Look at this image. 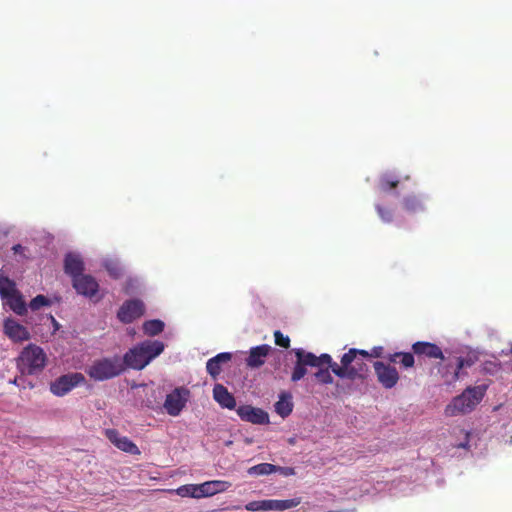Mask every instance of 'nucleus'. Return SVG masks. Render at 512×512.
Segmentation results:
<instances>
[{
	"label": "nucleus",
	"mask_w": 512,
	"mask_h": 512,
	"mask_svg": "<svg viewBox=\"0 0 512 512\" xmlns=\"http://www.w3.org/2000/svg\"><path fill=\"white\" fill-rule=\"evenodd\" d=\"M300 503H301L300 497L286 499V500H276V499L265 500L266 511H269V510L284 511V510H288V509L297 507Z\"/></svg>",
	"instance_id": "21"
},
{
	"label": "nucleus",
	"mask_w": 512,
	"mask_h": 512,
	"mask_svg": "<svg viewBox=\"0 0 512 512\" xmlns=\"http://www.w3.org/2000/svg\"><path fill=\"white\" fill-rule=\"evenodd\" d=\"M64 271L72 277V280L82 275L84 263L81 257L74 253H68L64 259Z\"/></svg>",
	"instance_id": "19"
},
{
	"label": "nucleus",
	"mask_w": 512,
	"mask_h": 512,
	"mask_svg": "<svg viewBox=\"0 0 512 512\" xmlns=\"http://www.w3.org/2000/svg\"><path fill=\"white\" fill-rule=\"evenodd\" d=\"M274 339H275L276 345L286 348V349L289 348L290 338L288 336H285L281 331L276 330L274 332Z\"/></svg>",
	"instance_id": "34"
},
{
	"label": "nucleus",
	"mask_w": 512,
	"mask_h": 512,
	"mask_svg": "<svg viewBox=\"0 0 512 512\" xmlns=\"http://www.w3.org/2000/svg\"><path fill=\"white\" fill-rule=\"evenodd\" d=\"M271 351V346L262 344L252 347L246 358V365L250 368H259L265 363V359Z\"/></svg>",
	"instance_id": "16"
},
{
	"label": "nucleus",
	"mask_w": 512,
	"mask_h": 512,
	"mask_svg": "<svg viewBox=\"0 0 512 512\" xmlns=\"http://www.w3.org/2000/svg\"><path fill=\"white\" fill-rule=\"evenodd\" d=\"M247 473L251 476H264L275 473V465L270 463H260L248 468Z\"/></svg>",
	"instance_id": "29"
},
{
	"label": "nucleus",
	"mask_w": 512,
	"mask_h": 512,
	"mask_svg": "<svg viewBox=\"0 0 512 512\" xmlns=\"http://www.w3.org/2000/svg\"><path fill=\"white\" fill-rule=\"evenodd\" d=\"M4 333L15 342H22L30 339V333L26 327L13 319L4 321Z\"/></svg>",
	"instance_id": "15"
},
{
	"label": "nucleus",
	"mask_w": 512,
	"mask_h": 512,
	"mask_svg": "<svg viewBox=\"0 0 512 512\" xmlns=\"http://www.w3.org/2000/svg\"><path fill=\"white\" fill-rule=\"evenodd\" d=\"M247 511H266L265 500L251 501L245 505Z\"/></svg>",
	"instance_id": "37"
},
{
	"label": "nucleus",
	"mask_w": 512,
	"mask_h": 512,
	"mask_svg": "<svg viewBox=\"0 0 512 512\" xmlns=\"http://www.w3.org/2000/svg\"><path fill=\"white\" fill-rule=\"evenodd\" d=\"M105 436L118 449L131 455H139L141 452L137 445L126 436H121L116 429H106Z\"/></svg>",
	"instance_id": "11"
},
{
	"label": "nucleus",
	"mask_w": 512,
	"mask_h": 512,
	"mask_svg": "<svg viewBox=\"0 0 512 512\" xmlns=\"http://www.w3.org/2000/svg\"><path fill=\"white\" fill-rule=\"evenodd\" d=\"M190 391L185 387L175 388L166 396L164 408L170 416H178L185 407Z\"/></svg>",
	"instance_id": "6"
},
{
	"label": "nucleus",
	"mask_w": 512,
	"mask_h": 512,
	"mask_svg": "<svg viewBox=\"0 0 512 512\" xmlns=\"http://www.w3.org/2000/svg\"><path fill=\"white\" fill-rule=\"evenodd\" d=\"M73 287L78 294L92 298L99 290V284L91 275L82 274L72 280Z\"/></svg>",
	"instance_id": "12"
},
{
	"label": "nucleus",
	"mask_w": 512,
	"mask_h": 512,
	"mask_svg": "<svg viewBox=\"0 0 512 512\" xmlns=\"http://www.w3.org/2000/svg\"><path fill=\"white\" fill-rule=\"evenodd\" d=\"M274 407L275 412L282 418L289 416L293 410L292 396L289 393H282Z\"/></svg>",
	"instance_id": "23"
},
{
	"label": "nucleus",
	"mask_w": 512,
	"mask_h": 512,
	"mask_svg": "<svg viewBox=\"0 0 512 512\" xmlns=\"http://www.w3.org/2000/svg\"><path fill=\"white\" fill-rule=\"evenodd\" d=\"M376 210L379 217L385 222H391L393 219V212L390 209L384 208L381 205H376Z\"/></svg>",
	"instance_id": "36"
},
{
	"label": "nucleus",
	"mask_w": 512,
	"mask_h": 512,
	"mask_svg": "<svg viewBox=\"0 0 512 512\" xmlns=\"http://www.w3.org/2000/svg\"><path fill=\"white\" fill-rule=\"evenodd\" d=\"M294 353L296 356V362L291 374V381L298 382L306 375V367H312L314 358L312 356L307 355V352L301 348L294 349Z\"/></svg>",
	"instance_id": "13"
},
{
	"label": "nucleus",
	"mask_w": 512,
	"mask_h": 512,
	"mask_svg": "<svg viewBox=\"0 0 512 512\" xmlns=\"http://www.w3.org/2000/svg\"><path fill=\"white\" fill-rule=\"evenodd\" d=\"M510 352H511V354H512V345H511V349H510Z\"/></svg>",
	"instance_id": "42"
},
{
	"label": "nucleus",
	"mask_w": 512,
	"mask_h": 512,
	"mask_svg": "<svg viewBox=\"0 0 512 512\" xmlns=\"http://www.w3.org/2000/svg\"><path fill=\"white\" fill-rule=\"evenodd\" d=\"M384 348L382 346H375L368 352V358H380L383 355Z\"/></svg>",
	"instance_id": "39"
},
{
	"label": "nucleus",
	"mask_w": 512,
	"mask_h": 512,
	"mask_svg": "<svg viewBox=\"0 0 512 512\" xmlns=\"http://www.w3.org/2000/svg\"><path fill=\"white\" fill-rule=\"evenodd\" d=\"M213 398L222 407L229 410L236 408V400L232 393L222 384H215Z\"/></svg>",
	"instance_id": "17"
},
{
	"label": "nucleus",
	"mask_w": 512,
	"mask_h": 512,
	"mask_svg": "<svg viewBox=\"0 0 512 512\" xmlns=\"http://www.w3.org/2000/svg\"><path fill=\"white\" fill-rule=\"evenodd\" d=\"M236 412L243 421L257 425L269 423L268 413L261 408H256L251 405H241L236 409Z\"/></svg>",
	"instance_id": "10"
},
{
	"label": "nucleus",
	"mask_w": 512,
	"mask_h": 512,
	"mask_svg": "<svg viewBox=\"0 0 512 512\" xmlns=\"http://www.w3.org/2000/svg\"><path fill=\"white\" fill-rule=\"evenodd\" d=\"M85 382L83 374L75 372L60 376L51 383L50 390L56 396H64L74 387Z\"/></svg>",
	"instance_id": "7"
},
{
	"label": "nucleus",
	"mask_w": 512,
	"mask_h": 512,
	"mask_svg": "<svg viewBox=\"0 0 512 512\" xmlns=\"http://www.w3.org/2000/svg\"><path fill=\"white\" fill-rule=\"evenodd\" d=\"M412 351L418 357L424 356L429 359L444 360L442 349L435 343L418 341L412 345Z\"/></svg>",
	"instance_id": "14"
},
{
	"label": "nucleus",
	"mask_w": 512,
	"mask_h": 512,
	"mask_svg": "<svg viewBox=\"0 0 512 512\" xmlns=\"http://www.w3.org/2000/svg\"><path fill=\"white\" fill-rule=\"evenodd\" d=\"M125 367L118 356L96 360L88 368V375L96 381H104L120 375Z\"/></svg>",
	"instance_id": "5"
},
{
	"label": "nucleus",
	"mask_w": 512,
	"mask_h": 512,
	"mask_svg": "<svg viewBox=\"0 0 512 512\" xmlns=\"http://www.w3.org/2000/svg\"><path fill=\"white\" fill-rule=\"evenodd\" d=\"M476 359L472 356H467V357H459L457 359V364H456V368L458 370V372L460 373V371L463 369V368H466V367H471L474 365Z\"/></svg>",
	"instance_id": "35"
},
{
	"label": "nucleus",
	"mask_w": 512,
	"mask_h": 512,
	"mask_svg": "<svg viewBox=\"0 0 512 512\" xmlns=\"http://www.w3.org/2000/svg\"><path fill=\"white\" fill-rule=\"evenodd\" d=\"M50 305H51V301L44 295H37L29 303V307L33 311L39 310L43 306H50Z\"/></svg>",
	"instance_id": "32"
},
{
	"label": "nucleus",
	"mask_w": 512,
	"mask_h": 512,
	"mask_svg": "<svg viewBox=\"0 0 512 512\" xmlns=\"http://www.w3.org/2000/svg\"><path fill=\"white\" fill-rule=\"evenodd\" d=\"M4 302L17 315L24 316L27 313V306L20 291L4 299Z\"/></svg>",
	"instance_id": "22"
},
{
	"label": "nucleus",
	"mask_w": 512,
	"mask_h": 512,
	"mask_svg": "<svg viewBox=\"0 0 512 512\" xmlns=\"http://www.w3.org/2000/svg\"><path fill=\"white\" fill-rule=\"evenodd\" d=\"M12 250L15 254H21L25 250V248L20 244H16L12 247Z\"/></svg>",
	"instance_id": "41"
},
{
	"label": "nucleus",
	"mask_w": 512,
	"mask_h": 512,
	"mask_svg": "<svg viewBox=\"0 0 512 512\" xmlns=\"http://www.w3.org/2000/svg\"><path fill=\"white\" fill-rule=\"evenodd\" d=\"M180 497L202 498L200 484H186L173 490Z\"/></svg>",
	"instance_id": "27"
},
{
	"label": "nucleus",
	"mask_w": 512,
	"mask_h": 512,
	"mask_svg": "<svg viewBox=\"0 0 512 512\" xmlns=\"http://www.w3.org/2000/svg\"><path fill=\"white\" fill-rule=\"evenodd\" d=\"M414 353L396 352L390 354L387 359L393 363H400L404 368H411L415 364Z\"/></svg>",
	"instance_id": "25"
},
{
	"label": "nucleus",
	"mask_w": 512,
	"mask_h": 512,
	"mask_svg": "<svg viewBox=\"0 0 512 512\" xmlns=\"http://www.w3.org/2000/svg\"><path fill=\"white\" fill-rule=\"evenodd\" d=\"M358 356L368 358V351L356 348L349 349L341 357V365L334 364L332 366V372L342 379L364 380L368 375L369 367Z\"/></svg>",
	"instance_id": "1"
},
{
	"label": "nucleus",
	"mask_w": 512,
	"mask_h": 512,
	"mask_svg": "<svg viewBox=\"0 0 512 512\" xmlns=\"http://www.w3.org/2000/svg\"><path fill=\"white\" fill-rule=\"evenodd\" d=\"M315 378L322 384H332L333 377L328 368L319 369L315 374Z\"/></svg>",
	"instance_id": "33"
},
{
	"label": "nucleus",
	"mask_w": 512,
	"mask_h": 512,
	"mask_svg": "<svg viewBox=\"0 0 512 512\" xmlns=\"http://www.w3.org/2000/svg\"><path fill=\"white\" fill-rule=\"evenodd\" d=\"M402 207L408 213L420 212L425 208L424 200L422 197L417 195H408L404 197Z\"/></svg>",
	"instance_id": "24"
},
{
	"label": "nucleus",
	"mask_w": 512,
	"mask_h": 512,
	"mask_svg": "<svg viewBox=\"0 0 512 512\" xmlns=\"http://www.w3.org/2000/svg\"><path fill=\"white\" fill-rule=\"evenodd\" d=\"M488 386L485 384L467 387L461 395L456 396L445 408L447 416H456L471 412L483 399Z\"/></svg>",
	"instance_id": "3"
},
{
	"label": "nucleus",
	"mask_w": 512,
	"mask_h": 512,
	"mask_svg": "<svg viewBox=\"0 0 512 512\" xmlns=\"http://www.w3.org/2000/svg\"><path fill=\"white\" fill-rule=\"evenodd\" d=\"M164 350V344L158 340H146L129 349L123 357V365L142 370L151 360L160 355Z\"/></svg>",
	"instance_id": "2"
},
{
	"label": "nucleus",
	"mask_w": 512,
	"mask_h": 512,
	"mask_svg": "<svg viewBox=\"0 0 512 512\" xmlns=\"http://www.w3.org/2000/svg\"><path fill=\"white\" fill-rule=\"evenodd\" d=\"M278 472L285 477L295 475V469L293 467H282L275 465V473Z\"/></svg>",
	"instance_id": "38"
},
{
	"label": "nucleus",
	"mask_w": 512,
	"mask_h": 512,
	"mask_svg": "<svg viewBox=\"0 0 512 512\" xmlns=\"http://www.w3.org/2000/svg\"><path fill=\"white\" fill-rule=\"evenodd\" d=\"M438 372L441 375L442 379L444 380V383L447 385L455 383L459 379L460 375L457 368L453 367L451 364L439 366Z\"/></svg>",
	"instance_id": "26"
},
{
	"label": "nucleus",
	"mask_w": 512,
	"mask_h": 512,
	"mask_svg": "<svg viewBox=\"0 0 512 512\" xmlns=\"http://www.w3.org/2000/svg\"><path fill=\"white\" fill-rule=\"evenodd\" d=\"M145 312L144 303L139 299L125 301L118 310V319L125 324L132 323Z\"/></svg>",
	"instance_id": "8"
},
{
	"label": "nucleus",
	"mask_w": 512,
	"mask_h": 512,
	"mask_svg": "<svg viewBox=\"0 0 512 512\" xmlns=\"http://www.w3.org/2000/svg\"><path fill=\"white\" fill-rule=\"evenodd\" d=\"M307 355L312 356L314 358L312 367H321L323 364H327L329 368L332 369V366L334 364H337L336 362L332 361V358L329 354H321L320 356H316L312 352H307Z\"/></svg>",
	"instance_id": "31"
},
{
	"label": "nucleus",
	"mask_w": 512,
	"mask_h": 512,
	"mask_svg": "<svg viewBox=\"0 0 512 512\" xmlns=\"http://www.w3.org/2000/svg\"><path fill=\"white\" fill-rule=\"evenodd\" d=\"M107 270L110 273V275L113 276L114 278H118L121 275L120 269L117 267L107 266Z\"/></svg>",
	"instance_id": "40"
},
{
	"label": "nucleus",
	"mask_w": 512,
	"mask_h": 512,
	"mask_svg": "<svg viewBox=\"0 0 512 512\" xmlns=\"http://www.w3.org/2000/svg\"><path fill=\"white\" fill-rule=\"evenodd\" d=\"M231 486V483L222 480H211L200 484L201 496L211 497L217 493L226 491Z\"/></svg>",
	"instance_id": "20"
},
{
	"label": "nucleus",
	"mask_w": 512,
	"mask_h": 512,
	"mask_svg": "<svg viewBox=\"0 0 512 512\" xmlns=\"http://www.w3.org/2000/svg\"><path fill=\"white\" fill-rule=\"evenodd\" d=\"M373 366L377 380L384 388L391 389L396 386L399 373L395 367L381 361H376Z\"/></svg>",
	"instance_id": "9"
},
{
	"label": "nucleus",
	"mask_w": 512,
	"mask_h": 512,
	"mask_svg": "<svg viewBox=\"0 0 512 512\" xmlns=\"http://www.w3.org/2000/svg\"><path fill=\"white\" fill-rule=\"evenodd\" d=\"M399 184V179H397L396 177H394L393 175L391 174H383L380 179H379V182H378V188L381 192H388L394 188H396Z\"/></svg>",
	"instance_id": "28"
},
{
	"label": "nucleus",
	"mask_w": 512,
	"mask_h": 512,
	"mask_svg": "<svg viewBox=\"0 0 512 512\" xmlns=\"http://www.w3.org/2000/svg\"><path fill=\"white\" fill-rule=\"evenodd\" d=\"M164 330V323L161 320L153 319L143 323V331L148 336H156Z\"/></svg>",
	"instance_id": "30"
},
{
	"label": "nucleus",
	"mask_w": 512,
	"mask_h": 512,
	"mask_svg": "<svg viewBox=\"0 0 512 512\" xmlns=\"http://www.w3.org/2000/svg\"><path fill=\"white\" fill-rule=\"evenodd\" d=\"M46 364L44 350L35 345L29 344L20 353L17 360V367L22 374L33 375L43 370Z\"/></svg>",
	"instance_id": "4"
},
{
	"label": "nucleus",
	"mask_w": 512,
	"mask_h": 512,
	"mask_svg": "<svg viewBox=\"0 0 512 512\" xmlns=\"http://www.w3.org/2000/svg\"><path fill=\"white\" fill-rule=\"evenodd\" d=\"M232 359V354L229 352H222L217 354L216 356L210 358L206 363V370L208 374L213 378L217 379V377L222 372V366L227 364Z\"/></svg>",
	"instance_id": "18"
}]
</instances>
